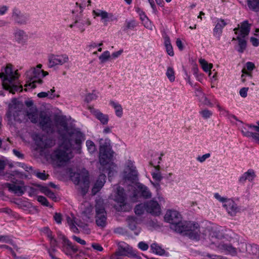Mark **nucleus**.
I'll list each match as a JSON object with an SVG mask.
<instances>
[{"label":"nucleus","instance_id":"f257e3e1","mask_svg":"<svg viewBox=\"0 0 259 259\" xmlns=\"http://www.w3.org/2000/svg\"><path fill=\"white\" fill-rule=\"evenodd\" d=\"M84 140L83 134L74 130L69 134L68 139L63 142L51 154V158L54 164L59 166L66 165L72 158L71 146L74 143L79 145Z\"/></svg>","mask_w":259,"mask_h":259},{"label":"nucleus","instance_id":"f03ea898","mask_svg":"<svg viewBox=\"0 0 259 259\" xmlns=\"http://www.w3.org/2000/svg\"><path fill=\"white\" fill-rule=\"evenodd\" d=\"M110 144V140L108 139L100 140L99 169L102 172H108L109 177L113 176L116 169V165L113 162V152Z\"/></svg>","mask_w":259,"mask_h":259},{"label":"nucleus","instance_id":"7ed1b4c3","mask_svg":"<svg viewBox=\"0 0 259 259\" xmlns=\"http://www.w3.org/2000/svg\"><path fill=\"white\" fill-rule=\"evenodd\" d=\"M26 114L30 121L34 123H38L44 131L48 132H53L58 131L61 134V131L58 128L56 122L51 120L50 117L45 113H39L35 107H29L25 111Z\"/></svg>","mask_w":259,"mask_h":259},{"label":"nucleus","instance_id":"20e7f679","mask_svg":"<svg viewBox=\"0 0 259 259\" xmlns=\"http://www.w3.org/2000/svg\"><path fill=\"white\" fill-rule=\"evenodd\" d=\"M19 77L18 70L13 71L10 64L3 68L0 73V78L2 79L4 89L9 91L12 94L22 90V87L18 80Z\"/></svg>","mask_w":259,"mask_h":259},{"label":"nucleus","instance_id":"39448f33","mask_svg":"<svg viewBox=\"0 0 259 259\" xmlns=\"http://www.w3.org/2000/svg\"><path fill=\"white\" fill-rule=\"evenodd\" d=\"M120 176L121 182L130 186L131 188L138 182V172L134 161L128 159L125 161Z\"/></svg>","mask_w":259,"mask_h":259},{"label":"nucleus","instance_id":"423d86ee","mask_svg":"<svg viewBox=\"0 0 259 259\" xmlns=\"http://www.w3.org/2000/svg\"><path fill=\"white\" fill-rule=\"evenodd\" d=\"M41 64H38L36 68H31L26 72L27 81L24 86L26 91L35 88L36 83L41 84L42 83V78L48 75V72L41 70Z\"/></svg>","mask_w":259,"mask_h":259},{"label":"nucleus","instance_id":"0eeeda50","mask_svg":"<svg viewBox=\"0 0 259 259\" xmlns=\"http://www.w3.org/2000/svg\"><path fill=\"white\" fill-rule=\"evenodd\" d=\"M71 180L75 185L79 186L78 189L82 195H84L88 191L89 187V174L88 171L83 168L77 170L76 172H71Z\"/></svg>","mask_w":259,"mask_h":259},{"label":"nucleus","instance_id":"6e6552de","mask_svg":"<svg viewBox=\"0 0 259 259\" xmlns=\"http://www.w3.org/2000/svg\"><path fill=\"white\" fill-rule=\"evenodd\" d=\"M250 29V25L248 21L246 20L238 25L237 28L234 29L235 34L237 35L236 39L238 41V45L240 49H245L246 47V37L248 35Z\"/></svg>","mask_w":259,"mask_h":259},{"label":"nucleus","instance_id":"1a4fd4ad","mask_svg":"<svg viewBox=\"0 0 259 259\" xmlns=\"http://www.w3.org/2000/svg\"><path fill=\"white\" fill-rule=\"evenodd\" d=\"M19 173L17 171H14L13 174L7 173L4 177L7 181H11L14 184L6 183V186L8 188L10 191H11L18 195H22L26 190L25 186L22 181L16 183L14 181L15 176L19 175Z\"/></svg>","mask_w":259,"mask_h":259},{"label":"nucleus","instance_id":"9d476101","mask_svg":"<svg viewBox=\"0 0 259 259\" xmlns=\"http://www.w3.org/2000/svg\"><path fill=\"white\" fill-rule=\"evenodd\" d=\"M173 230L190 239H194V223L192 221H181L173 227Z\"/></svg>","mask_w":259,"mask_h":259},{"label":"nucleus","instance_id":"9b49d317","mask_svg":"<svg viewBox=\"0 0 259 259\" xmlns=\"http://www.w3.org/2000/svg\"><path fill=\"white\" fill-rule=\"evenodd\" d=\"M96 222L98 226L103 227L106 225V212L103 199L98 198L96 200Z\"/></svg>","mask_w":259,"mask_h":259},{"label":"nucleus","instance_id":"f8f14e48","mask_svg":"<svg viewBox=\"0 0 259 259\" xmlns=\"http://www.w3.org/2000/svg\"><path fill=\"white\" fill-rule=\"evenodd\" d=\"M22 104L19 103L16 99H13L11 103L9 105V110L7 114V118L10 122L12 123L13 121H19L20 118L18 117L22 111L20 110L21 108Z\"/></svg>","mask_w":259,"mask_h":259},{"label":"nucleus","instance_id":"ddd939ff","mask_svg":"<svg viewBox=\"0 0 259 259\" xmlns=\"http://www.w3.org/2000/svg\"><path fill=\"white\" fill-rule=\"evenodd\" d=\"M112 198L117 202L120 206L119 210L127 211L126 203H125L126 194L124 193L122 188L117 186L114 188V192L111 194Z\"/></svg>","mask_w":259,"mask_h":259},{"label":"nucleus","instance_id":"4468645a","mask_svg":"<svg viewBox=\"0 0 259 259\" xmlns=\"http://www.w3.org/2000/svg\"><path fill=\"white\" fill-rule=\"evenodd\" d=\"M136 189L138 190L141 193L142 196L145 198H149L152 196V194L147 187L137 182L131 188V190L133 191L132 199L134 202L137 201L136 197L137 194L136 192Z\"/></svg>","mask_w":259,"mask_h":259},{"label":"nucleus","instance_id":"2eb2a0df","mask_svg":"<svg viewBox=\"0 0 259 259\" xmlns=\"http://www.w3.org/2000/svg\"><path fill=\"white\" fill-rule=\"evenodd\" d=\"M182 216L179 212L175 210H168L166 211L165 216V221L171 224V229L173 230V227L175 225H179L181 222Z\"/></svg>","mask_w":259,"mask_h":259},{"label":"nucleus","instance_id":"dca6fc26","mask_svg":"<svg viewBox=\"0 0 259 259\" xmlns=\"http://www.w3.org/2000/svg\"><path fill=\"white\" fill-rule=\"evenodd\" d=\"M68 57L66 54L51 55L49 56V67L53 68L57 65H62L68 62Z\"/></svg>","mask_w":259,"mask_h":259},{"label":"nucleus","instance_id":"f3484780","mask_svg":"<svg viewBox=\"0 0 259 259\" xmlns=\"http://www.w3.org/2000/svg\"><path fill=\"white\" fill-rule=\"evenodd\" d=\"M93 13L94 17H100L102 22L106 25L108 22L114 21L116 19L112 13H109L100 9L94 10Z\"/></svg>","mask_w":259,"mask_h":259},{"label":"nucleus","instance_id":"a211bd4d","mask_svg":"<svg viewBox=\"0 0 259 259\" xmlns=\"http://www.w3.org/2000/svg\"><path fill=\"white\" fill-rule=\"evenodd\" d=\"M33 139L38 148L40 149H45L48 147H50L53 144L52 140L50 139H47L46 137L41 136L39 135H34L33 136Z\"/></svg>","mask_w":259,"mask_h":259},{"label":"nucleus","instance_id":"6ab92c4d","mask_svg":"<svg viewBox=\"0 0 259 259\" xmlns=\"http://www.w3.org/2000/svg\"><path fill=\"white\" fill-rule=\"evenodd\" d=\"M212 243L215 244L217 247L222 252H225L226 254H230L232 255L237 254L236 249L230 244H226L223 242L217 243L214 241H212Z\"/></svg>","mask_w":259,"mask_h":259},{"label":"nucleus","instance_id":"aec40b11","mask_svg":"<svg viewBox=\"0 0 259 259\" xmlns=\"http://www.w3.org/2000/svg\"><path fill=\"white\" fill-rule=\"evenodd\" d=\"M146 203L147 212L156 216L161 214V207L157 201L152 200Z\"/></svg>","mask_w":259,"mask_h":259},{"label":"nucleus","instance_id":"412c9836","mask_svg":"<svg viewBox=\"0 0 259 259\" xmlns=\"http://www.w3.org/2000/svg\"><path fill=\"white\" fill-rule=\"evenodd\" d=\"M12 17L15 23L19 25L26 24L28 20L27 16L16 8L13 10Z\"/></svg>","mask_w":259,"mask_h":259},{"label":"nucleus","instance_id":"4be33fe9","mask_svg":"<svg viewBox=\"0 0 259 259\" xmlns=\"http://www.w3.org/2000/svg\"><path fill=\"white\" fill-rule=\"evenodd\" d=\"M116 252L122 256H130L135 254L133 248L124 242H120L118 243V250Z\"/></svg>","mask_w":259,"mask_h":259},{"label":"nucleus","instance_id":"5701e85b","mask_svg":"<svg viewBox=\"0 0 259 259\" xmlns=\"http://www.w3.org/2000/svg\"><path fill=\"white\" fill-rule=\"evenodd\" d=\"M239 251L244 252L245 250L247 253L251 255H256L258 253L259 255V248L256 244H246L242 243L239 247Z\"/></svg>","mask_w":259,"mask_h":259},{"label":"nucleus","instance_id":"b1692460","mask_svg":"<svg viewBox=\"0 0 259 259\" xmlns=\"http://www.w3.org/2000/svg\"><path fill=\"white\" fill-rule=\"evenodd\" d=\"M209 235L211 244H213L212 241L219 243L218 240L224 238V230L221 227H214L212 229Z\"/></svg>","mask_w":259,"mask_h":259},{"label":"nucleus","instance_id":"393cba45","mask_svg":"<svg viewBox=\"0 0 259 259\" xmlns=\"http://www.w3.org/2000/svg\"><path fill=\"white\" fill-rule=\"evenodd\" d=\"M14 38L18 44H25L28 40V35L23 30L16 29L13 33Z\"/></svg>","mask_w":259,"mask_h":259},{"label":"nucleus","instance_id":"a878e982","mask_svg":"<svg viewBox=\"0 0 259 259\" xmlns=\"http://www.w3.org/2000/svg\"><path fill=\"white\" fill-rule=\"evenodd\" d=\"M223 207L226 208L228 214L231 216L236 215L237 213L239 211V208L237 204L230 199L227 200L225 204H223Z\"/></svg>","mask_w":259,"mask_h":259},{"label":"nucleus","instance_id":"bb28decb","mask_svg":"<svg viewBox=\"0 0 259 259\" xmlns=\"http://www.w3.org/2000/svg\"><path fill=\"white\" fill-rule=\"evenodd\" d=\"M106 182V176L104 174L100 175L92 188V194L95 195L103 187Z\"/></svg>","mask_w":259,"mask_h":259},{"label":"nucleus","instance_id":"cd10ccee","mask_svg":"<svg viewBox=\"0 0 259 259\" xmlns=\"http://www.w3.org/2000/svg\"><path fill=\"white\" fill-rule=\"evenodd\" d=\"M127 224L130 229L135 231L136 235H138L140 232V229L138 228L137 225L140 223V220L134 217H129L127 219Z\"/></svg>","mask_w":259,"mask_h":259},{"label":"nucleus","instance_id":"c85d7f7f","mask_svg":"<svg viewBox=\"0 0 259 259\" xmlns=\"http://www.w3.org/2000/svg\"><path fill=\"white\" fill-rule=\"evenodd\" d=\"M89 109L90 112L94 115L102 124H106L108 123V116L107 115L103 114L100 111L94 109V108L90 107Z\"/></svg>","mask_w":259,"mask_h":259},{"label":"nucleus","instance_id":"c756f323","mask_svg":"<svg viewBox=\"0 0 259 259\" xmlns=\"http://www.w3.org/2000/svg\"><path fill=\"white\" fill-rule=\"evenodd\" d=\"M255 68L254 64L250 62H248L246 63V65L245 68H244L242 70V74L241 75V79L242 82H245V79L244 78L245 75H247L250 78L252 77V73L251 71Z\"/></svg>","mask_w":259,"mask_h":259},{"label":"nucleus","instance_id":"7c9ffc66","mask_svg":"<svg viewBox=\"0 0 259 259\" xmlns=\"http://www.w3.org/2000/svg\"><path fill=\"white\" fill-rule=\"evenodd\" d=\"M226 23L224 20H218L217 24L213 29L214 35L218 38H220V36L222 32V29L226 25Z\"/></svg>","mask_w":259,"mask_h":259},{"label":"nucleus","instance_id":"2f4dec72","mask_svg":"<svg viewBox=\"0 0 259 259\" xmlns=\"http://www.w3.org/2000/svg\"><path fill=\"white\" fill-rule=\"evenodd\" d=\"M206 228L195 224V240H200L204 239L206 235Z\"/></svg>","mask_w":259,"mask_h":259},{"label":"nucleus","instance_id":"473e14b6","mask_svg":"<svg viewBox=\"0 0 259 259\" xmlns=\"http://www.w3.org/2000/svg\"><path fill=\"white\" fill-rule=\"evenodd\" d=\"M151 250L152 252L158 255L169 256V253L166 252L164 249L156 243H153L151 245Z\"/></svg>","mask_w":259,"mask_h":259},{"label":"nucleus","instance_id":"72a5a7b5","mask_svg":"<svg viewBox=\"0 0 259 259\" xmlns=\"http://www.w3.org/2000/svg\"><path fill=\"white\" fill-rule=\"evenodd\" d=\"M255 177V172L253 170L250 169L247 171L244 172L242 176L239 178V182L240 183H244L246 180H248L251 181Z\"/></svg>","mask_w":259,"mask_h":259},{"label":"nucleus","instance_id":"f704fd0d","mask_svg":"<svg viewBox=\"0 0 259 259\" xmlns=\"http://www.w3.org/2000/svg\"><path fill=\"white\" fill-rule=\"evenodd\" d=\"M86 21L83 19H79L76 20L73 24H70L69 27L70 28H75L78 30L83 32L84 30V25Z\"/></svg>","mask_w":259,"mask_h":259},{"label":"nucleus","instance_id":"c9c22d12","mask_svg":"<svg viewBox=\"0 0 259 259\" xmlns=\"http://www.w3.org/2000/svg\"><path fill=\"white\" fill-rule=\"evenodd\" d=\"M199 63L204 70L205 72H209V76H210L211 75V72L210 69L212 68L213 65L212 64L208 63L205 59L200 58L199 60Z\"/></svg>","mask_w":259,"mask_h":259},{"label":"nucleus","instance_id":"e433bc0d","mask_svg":"<svg viewBox=\"0 0 259 259\" xmlns=\"http://www.w3.org/2000/svg\"><path fill=\"white\" fill-rule=\"evenodd\" d=\"M197 92L196 96L198 97V100L201 103L210 107L212 106V104L200 90H197Z\"/></svg>","mask_w":259,"mask_h":259},{"label":"nucleus","instance_id":"4c0bfd02","mask_svg":"<svg viewBox=\"0 0 259 259\" xmlns=\"http://www.w3.org/2000/svg\"><path fill=\"white\" fill-rule=\"evenodd\" d=\"M110 105L114 108L116 115L118 117H121L122 115V108L121 106L113 101L110 102Z\"/></svg>","mask_w":259,"mask_h":259},{"label":"nucleus","instance_id":"58836bf2","mask_svg":"<svg viewBox=\"0 0 259 259\" xmlns=\"http://www.w3.org/2000/svg\"><path fill=\"white\" fill-rule=\"evenodd\" d=\"M248 7L254 11L259 10V0H247Z\"/></svg>","mask_w":259,"mask_h":259},{"label":"nucleus","instance_id":"ea45409f","mask_svg":"<svg viewBox=\"0 0 259 259\" xmlns=\"http://www.w3.org/2000/svg\"><path fill=\"white\" fill-rule=\"evenodd\" d=\"M145 211H147L146 203H141L137 205L135 208V212L136 214L141 215Z\"/></svg>","mask_w":259,"mask_h":259},{"label":"nucleus","instance_id":"a19ab883","mask_svg":"<svg viewBox=\"0 0 259 259\" xmlns=\"http://www.w3.org/2000/svg\"><path fill=\"white\" fill-rule=\"evenodd\" d=\"M166 75L170 82H173L175 80V71L172 67H167L166 71Z\"/></svg>","mask_w":259,"mask_h":259},{"label":"nucleus","instance_id":"79ce46f5","mask_svg":"<svg viewBox=\"0 0 259 259\" xmlns=\"http://www.w3.org/2000/svg\"><path fill=\"white\" fill-rule=\"evenodd\" d=\"M152 178L157 182H159L162 180V176L159 171V166L158 165L155 167L154 171L151 173Z\"/></svg>","mask_w":259,"mask_h":259},{"label":"nucleus","instance_id":"37998d69","mask_svg":"<svg viewBox=\"0 0 259 259\" xmlns=\"http://www.w3.org/2000/svg\"><path fill=\"white\" fill-rule=\"evenodd\" d=\"M66 220L68 225L69 226L70 229L74 232H76L78 230L76 226V223L75 222L74 219L70 217H67Z\"/></svg>","mask_w":259,"mask_h":259},{"label":"nucleus","instance_id":"c03bdc74","mask_svg":"<svg viewBox=\"0 0 259 259\" xmlns=\"http://www.w3.org/2000/svg\"><path fill=\"white\" fill-rule=\"evenodd\" d=\"M111 58V54L108 51L104 52L100 56L99 60L101 63H104Z\"/></svg>","mask_w":259,"mask_h":259},{"label":"nucleus","instance_id":"a18cd8bd","mask_svg":"<svg viewBox=\"0 0 259 259\" xmlns=\"http://www.w3.org/2000/svg\"><path fill=\"white\" fill-rule=\"evenodd\" d=\"M256 123V125L250 124L248 126L249 127L252 128L256 132H255V135H254V140L259 142V121L257 122Z\"/></svg>","mask_w":259,"mask_h":259},{"label":"nucleus","instance_id":"49530a36","mask_svg":"<svg viewBox=\"0 0 259 259\" xmlns=\"http://www.w3.org/2000/svg\"><path fill=\"white\" fill-rule=\"evenodd\" d=\"M86 146L89 152L90 153H94L96 151V146L93 142L91 140H88L86 142Z\"/></svg>","mask_w":259,"mask_h":259},{"label":"nucleus","instance_id":"de8ad7c7","mask_svg":"<svg viewBox=\"0 0 259 259\" xmlns=\"http://www.w3.org/2000/svg\"><path fill=\"white\" fill-rule=\"evenodd\" d=\"M42 192L45 195H46L47 196H48L50 198L52 199L53 200H54L55 201L57 200V198L55 194H54V193L52 192L49 189L45 188L42 189Z\"/></svg>","mask_w":259,"mask_h":259},{"label":"nucleus","instance_id":"09e8293b","mask_svg":"<svg viewBox=\"0 0 259 259\" xmlns=\"http://www.w3.org/2000/svg\"><path fill=\"white\" fill-rule=\"evenodd\" d=\"M136 12L139 14L140 19L141 21L146 20L148 18L145 12H144L140 8H136L135 9Z\"/></svg>","mask_w":259,"mask_h":259},{"label":"nucleus","instance_id":"8fccbe9b","mask_svg":"<svg viewBox=\"0 0 259 259\" xmlns=\"http://www.w3.org/2000/svg\"><path fill=\"white\" fill-rule=\"evenodd\" d=\"M200 114L203 118L207 119L212 115V113L211 111L208 110V109H204L200 111Z\"/></svg>","mask_w":259,"mask_h":259},{"label":"nucleus","instance_id":"3c124183","mask_svg":"<svg viewBox=\"0 0 259 259\" xmlns=\"http://www.w3.org/2000/svg\"><path fill=\"white\" fill-rule=\"evenodd\" d=\"M84 205L87 206V208L83 210V212L87 215L90 214L93 210V207L88 202H85Z\"/></svg>","mask_w":259,"mask_h":259},{"label":"nucleus","instance_id":"603ef678","mask_svg":"<svg viewBox=\"0 0 259 259\" xmlns=\"http://www.w3.org/2000/svg\"><path fill=\"white\" fill-rule=\"evenodd\" d=\"M143 24L144 26L147 28V29L152 30L153 28V25L150 21V20L148 18H147V20H144L142 21Z\"/></svg>","mask_w":259,"mask_h":259},{"label":"nucleus","instance_id":"864d4df0","mask_svg":"<svg viewBox=\"0 0 259 259\" xmlns=\"http://www.w3.org/2000/svg\"><path fill=\"white\" fill-rule=\"evenodd\" d=\"M37 201L45 206H48L49 202L47 199L42 196H38L37 197Z\"/></svg>","mask_w":259,"mask_h":259},{"label":"nucleus","instance_id":"5fc2aeb1","mask_svg":"<svg viewBox=\"0 0 259 259\" xmlns=\"http://www.w3.org/2000/svg\"><path fill=\"white\" fill-rule=\"evenodd\" d=\"M214 196L218 200L222 202L223 204H225L226 201L230 199L226 197H222L219 193H215Z\"/></svg>","mask_w":259,"mask_h":259},{"label":"nucleus","instance_id":"6e6d98bb","mask_svg":"<svg viewBox=\"0 0 259 259\" xmlns=\"http://www.w3.org/2000/svg\"><path fill=\"white\" fill-rule=\"evenodd\" d=\"M9 10V7L6 5H0V15H5Z\"/></svg>","mask_w":259,"mask_h":259},{"label":"nucleus","instance_id":"4d7b16f0","mask_svg":"<svg viewBox=\"0 0 259 259\" xmlns=\"http://www.w3.org/2000/svg\"><path fill=\"white\" fill-rule=\"evenodd\" d=\"M138 247L143 251L147 250L148 249V245L144 242L141 241L138 243Z\"/></svg>","mask_w":259,"mask_h":259},{"label":"nucleus","instance_id":"13d9d810","mask_svg":"<svg viewBox=\"0 0 259 259\" xmlns=\"http://www.w3.org/2000/svg\"><path fill=\"white\" fill-rule=\"evenodd\" d=\"M35 176L37 178H39L41 180H46V179H47L48 176L46 175L45 171H44L42 172H35Z\"/></svg>","mask_w":259,"mask_h":259},{"label":"nucleus","instance_id":"bf43d9fd","mask_svg":"<svg viewBox=\"0 0 259 259\" xmlns=\"http://www.w3.org/2000/svg\"><path fill=\"white\" fill-rule=\"evenodd\" d=\"M97 98V96L95 94H94L93 93L89 94L86 96L85 100L87 102H89L92 101V100L96 99Z\"/></svg>","mask_w":259,"mask_h":259},{"label":"nucleus","instance_id":"052dcab7","mask_svg":"<svg viewBox=\"0 0 259 259\" xmlns=\"http://www.w3.org/2000/svg\"><path fill=\"white\" fill-rule=\"evenodd\" d=\"M248 88H243L239 91L240 95L243 98H245L247 95Z\"/></svg>","mask_w":259,"mask_h":259},{"label":"nucleus","instance_id":"680f3d73","mask_svg":"<svg viewBox=\"0 0 259 259\" xmlns=\"http://www.w3.org/2000/svg\"><path fill=\"white\" fill-rule=\"evenodd\" d=\"M148 2L152 9L153 13L154 14H156L157 13V10L156 9V5H155L154 1V0H148Z\"/></svg>","mask_w":259,"mask_h":259},{"label":"nucleus","instance_id":"e2e57ef3","mask_svg":"<svg viewBox=\"0 0 259 259\" xmlns=\"http://www.w3.org/2000/svg\"><path fill=\"white\" fill-rule=\"evenodd\" d=\"M101 46H103L102 42H92L88 45V47L90 48H98Z\"/></svg>","mask_w":259,"mask_h":259},{"label":"nucleus","instance_id":"0e129e2a","mask_svg":"<svg viewBox=\"0 0 259 259\" xmlns=\"http://www.w3.org/2000/svg\"><path fill=\"white\" fill-rule=\"evenodd\" d=\"M210 156L209 153H206L201 156H198L197 159L200 162H203L207 158H209Z\"/></svg>","mask_w":259,"mask_h":259},{"label":"nucleus","instance_id":"69168bd1","mask_svg":"<svg viewBox=\"0 0 259 259\" xmlns=\"http://www.w3.org/2000/svg\"><path fill=\"white\" fill-rule=\"evenodd\" d=\"M55 92V90L54 89V88H53L50 91H49L47 92H46L47 94H48L47 97L51 99H54L55 97V94H54Z\"/></svg>","mask_w":259,"mask_h":259},{"label":"nucleus","instance_id":"338daca9","mask_svg":"<svg viewBox=\"0 0 259 259\" xmlns=\"http://www.w3.org/2000/svg\"><path fill=\"white\" fill-rule=\"evenodd\" d=\"M242 133L244 136H246L247 137H252L254 139V135H255V133H253L251 132H249L247 131H242Z\"/></svg>","mask_w":259,"mask_h":259},{"label":"nucleus","instance_id":"774afa93","mask_svg":"<svg viewBox=\"0 0 259 259\" xmlns=\"http://www.w3.org/2000/svg\"><path fill=\"white\" fill-rule=\"evenodd\" d=\"M54 220L58 224H61L62 217L60 213H56L54 216Z\"/></svg>","mask_w":259,"mask_h":259}]
</instances>
